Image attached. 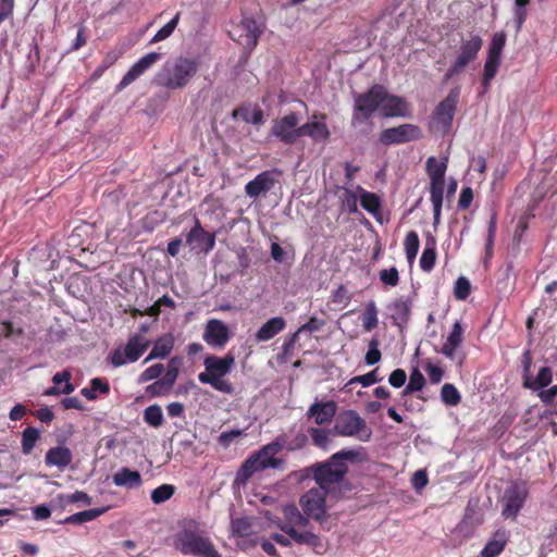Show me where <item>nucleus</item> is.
Returning a JSON list of instances; mask_svg holds the SVG:
<instances>
[{"label": "nucleus", "mask_w": 557, "mask_h": 557, "mask_svg": "<svg viewBox=\"0 0 557 557\" xmlns=\"http://www.w3.org/2000/svg\"><path fill=\"white\" fill-rule=\"evenodd\" d=\"M283 518H276L272 522L284 533H273L270 539L282 546H290L292 542L298 545L317 547L320 537L308 530L309 521L300 512L296 505L289 504L282 509Z\"/></svg>", "instance_id": "obj_1"}, {"label": "nucleus", "mask_w": 557, "mask_h": 557, "mask_svg": "<svg viewBox=\"0 0 557 557\" xmlns=\"http://www.w3.org/2000/svg\"><path fill=\"white\" fill-rule=\"evenodd\" d=\"M359 453L355 449H343L333 454L327 460L311 467V474L318 487L330 492L338 486L348 473L346 461H356Z\"/></svg>", "instance_id": "obj_2"}, {"label": "nucleus", "mask_w": 557, "mask_h": 557, "mask_svg": "<svg viewBox=\"0 0 557 557\" xmlns=\"http://www.w3.org/2000/svg\"><path fill=\"white\" fill-rule=\"evenodd\" d=\"M199 71V61L196 58L177 57L163 64L157 73V85L176 90L185 88Z\"/></svg>", "instance_id": "obj_3"}, {"label": "nucleus", "mask_w": 557, "mask_h": 557, "mask_svg": "<svg viewBox=\"0 0 557 557\" xmlns=\"http://www.w3.org/2000/svg\"><path fill=\"white\" fill-rule=\"evenodd\" d=\"M205 371L198 374L202 384H209L215 391L224 394H233L234 386L225 376L235 366V357L226 354L224 357L209 355L203 360Z\"/></svg>", "instance_id": "obj_4"}, {"label": "nucleus", "mask_w": 557, "mask_h": 557, "mask_svg": "<svg viewBox=\"0 0 557 557\" xmlns=\"http://www.w3.org/2000/svg\"><path fill=\"white\" fill-rule=\"evenodd\" d=\"M282 449V444L272 442L262 446L259 450L251 454L240 466L236 472L235 481L246 484L247 481L256 473L265 469H277L282 466L283 460L276 455Z\"/></svg>", "instance_id": "obj_5"}, {"label": "nucleus", "mask_w": 557, "mask_h": 557, "mask_svg": "<svg viewBox=\"0 0 557 557\" xmlns=\"http://www.w3.org/2000/svg\"><path fill=\"white\" fill-rule=\"evenodd\" d=\"M174 546L183 555L196 557H221L212 541L196 530L184 529L174 537Z\"/></svg>", "instance_id": "obj_6"}, {"label": "nucleus", "mask_w": 557, "mask_h": 557, "mask_svg": "<svg viewBox=\"0 0 557 557\" xmlns=\"http://www.w3.org/2000/svg\"><path fill=\"white\" fill-rule=\"evenodd\" d=\"M483 47V39L480 35L470 33L468 38H461L459 52L447 69L444 79L449 81L461 74L466 67L478 59Z\"/></svg>", "instance_id": "obj_7"}, {"label": "nucleus", "mask_w": 557, "mask_h": 557, "mask_svg": "<svg viewBox=\"0 0 557 557\" xmlns=\"http://www.w3.org/2000/svg\"><path fill=\"white\" fill-rule=\"evenodd\" d=\"M332 432L338 436L357 437L360 441H369L372 434L366 420L351 409L339 412Z\"/></svg>", "instance_id": "obj_8"}, {"label": "nucleus", "mask_w": 557, "mask_h": 557, "mask_svg": "<svg viewBox=\"0 0 557 557\" xmlns=\"http://www.w3.org/2000/svg\"><path fill=\"white\" fill-rule=\"evenodd\" d=\"M381 85L375 84L366 92L357 94L355 96L354 110L351 116V124L354 126L368 122L372 115L380 110Z\"/></svg>", "instance_id": "obj_9"}, {"label": "nucleus", "mask_w": 557, "mask_h": 557, "mask_svg": "<svg viewBox=\"0 0 557 557\" xmlns=\"http://www.w3.org/2000/svg\"><path fill=\"white\" fill-rule=\"evenodd\" d=\"M150 343L141 334L132 335L125 347H119L112 350L108 360L114 368L124 366L126 362L137 361L144 352L148 349Z\"/></svg>", "instance_id": "obj_10"}, {"label": "nucleus", "mask_w": 557, "mask_h": 557, "mask_svg": "<svg viewBox=\"0 0 557 557\" xmlns=\"http://www.w3.org/2000/svg\"><path fill=\"white\" fill-rule=\"evenodd\" d=\"M329 492L313 487L306 492L299 499V505L304 510V516L309 520L313 519L322 522L327 518L326 495Z\"/></svg>", "instance_id": "obj_11"}, {"label": "nucleus", "mask_w": 557, "mask_h": 557, "mask_svg": "<svg viewBox=\"0 0 557 557\" xmlns=\"http://www.w3.org/2000/svg\"><path fill=\"white\" fill-rule=\"evenodd\" d=\"M300 117L296 112H288L273 121L270 134L278 139L282 144L292 146L297 141V125Z\"/></svg>", "instance_id": "obj_12"}, {"label": "nucleus", "mask_w": 557, "mask_h": 557, "mask_svg": "<svg viewBox=\"0 0 557 557\" xmlns=\"http://www.w3.org/2000/svg\"><path fill=\"white\" fill-rule=\"evenodd\" d=\"M529 495L528 487L524 483H513L505 490L503 496V510L502 515L506 519H516L520 510L522 509L527 497Z\"/></svg>", "instance_id": "obj_13"}, {"label": "nucleus", "mask_w": 557, "mask_h": 557, "mask_svg": "<svg viewBox=\"0 0 557 557\" xmlns=\"http://www.w3.org/2000/svg\"><path fill=\"white\" fill-rule=\"evenodd\" d=\"M422 137L421 129L413 124H400L385 128L380 134V143L384 146L400 145L418 140Z\"/></svg>", "instance_id": "obj_14"}, {"label": "nucleus", "mask_w": 557, "mask_h": 557, "mask_svg": "<svg viewBox=\"0 0 557 557\" xmlns=\"http://www.w3.org/2000/svg\"><path fill=\"white\" fill-rule=\"evenodd\" d=\"M459 96L460 91L458 88L451 89L446 98L443 99L434 109L433 117L444 129L451 127Z\"/></svg>", "instance_id": "obj_15"}, {"label": "nucleus", "mask_w": 557, "mask_h": 557, "mask_svg": "<svg viewBox=\"0 0 557 557\" xmlns=\"http://www.w3.org/2000/svg\"><path fill=\"white\" fill-rule=\"evenodd\" d=\"M186 244L200 252L208 253L215 246V234L203 230L198 218H195V224L186 235Z\"/></svg>", "instance_id": "obj_16"}, {"label": "nucleus", "mask_w": 557, "mask_h": 557, "mask_svg": "<svg viewBox=\"0 0 557 557\" xmlns=\"http://www.w3.org/2000/svg\"><path fill=\"white\" fill-rule=\"evenodd\" d=\"M280 174L281 171L278 170H267L259 173L253 180L246 184V195L253 199L259 198L261 195H265L274 187L277 181L276 176Z\"/></svg>", "instance_id": "obj_17"}, {"label": "nucleus", "mask_w": 557, "mask_h": 557, "mask_svg": "<svg viewBox=\"0 0 557 557\" xmlns=\"http://www.w3.org/2000/svg\"><path fill=\"white\" fill-rule=\"evenodd\" d=\"M203 341L211 347H224L230 341V331L227 325L218 319L208 320L205 332Z\"/></svg>", "instance_id": "obj_18"}, {"label": "nucleus", "mask_w": 557, "mask_h": 557, "mask_svg": "<svg viewBox=\"0 0 557 557\" xmlns=\"http://www.w3.org/2000/svg\"><path fill=\"white\" fill-rule=\"evenodd\" d=\"M426 174L430 178V193H444L447 158L438 161L435 157H429L425 163Z\"/></svg>", "instance_id": "obj_19"}, {"label": "nucleus", "mask_w": 557, "mask_h": 557, "mask_svg": "<svg viewBox=\"0 0 557 557\" xmlns=\"http://www.w3.org/2000/svg\"><path fill=\"white\" fill-rule=\"evenodd\" d=\"M381 104L380 112L384 117L405 116L407 112V102L404 98L387 92L381 85Z\"/></svg>", "instance_id": "obj_20"}, {"label": "nucleus", "mask_w": 557, "mask_h": 557, "mask_svg": "<svg viewBox=\"0 0 557 557\" xmlns=\"http://www.w3.org/2000/svg\"><path fill=\"white\" fill-rule=\"evenodd\" d=\"M337 405L333 400L315 401L308 411V418H313L314 422L319 425L330 423L336 414Z\"/></svg>", "instance_id": "obj_21"}, {"label": "nucleus", "mask_w": 557, "mask_h": 557, "mask_svg": "<svg viewBox=\"0 0 557 557\" xmlns=\"http://www.w3.org/2000/svg\"><path fill=\"white\" fill-rule=\"evenodd\" d=\"M73 460L71 449L64 445H58L47 450L45 455V463L47 467H57L60 471H64Z\"/></svg>", "instance_id": "obj_22"}, {"label": "nucleus", "mask_w": 557, "mask_h": 557, "mask_svg": "<svg viewBox=\"0 0 557 557\" xmlns=\"http://www.w3.org/2000/svg\"><path fill=\"white\" fill-rule=\"evenodd\" d=\"M357 191L359 194V199H360V205L361 207L368 211L370 214L373 215V218L382 223V219H381V215H382V212H381V208H382V201H381V198L372 193V191H368L366 190L364 188H362L361 186H357Z\"/></svg>", "instance_id": "obj_23"}, {"label": "nucleus", "mask_w": 557, "mask_h": 557, "mask_svg": "<svg viewBox=\"0 0 557 557\" xmlns=\"http://www.w3.org/2000/svg\"><path fill=\"white\" fill-rule=\"evenodd\" d=\"M286 321L282 317H274L268 320L256 333L257 342H268L284 331Z\"/></svg>", "instance_id": "obj_24"}, {"label": "nucleus", "mask_w": 557, "mask_h": 557, "mask_svg": "<svg viewBox=\"0 0 557 557\" xmlns=\"http://www.w3.org/2000/svg\"><path fill=\"white\" fill-rule=\"evenodd\" d=\"M508 542V533L504 529L497 530L492 539L485 544L481 550V557H497L503 553Z\"/></svg>", "instance_id": "obj_25"}, {"label": "nucleus", "mask_w": 557, "mask_h": 557, "mask_svg": "<svg viewBox=\"0 0 557 557\" xmlns=\"http://www.w3.org/2000/svg\"><path fill=\"white\" fill-rule=\"evenodd\" d=\"M463 341V329L460 321H456L453 324V329L446 338V342L441 348V352L447 357L453 358L456 349L461 345Z\"/></svg>", "instance_id": "obj_26"}, {"label": "nucleus", "mask_w": 557, "mask_h": 557, "mask_svg": "<svg viewBox=\"0 0 557 557\" xmlns=\"http://www.w3.org/2000/svg\"><path fill=\"white\" fill-rule=\"evenodd\" d=\"M174 336L171 333L163 334L156 342L154 345L145 359V362H148L156 358H165L169 356L174 347Z\"/></svg>", "instance_id": "obj_27"}, {"label": "nucleus", "mask_w": 557, "mask_h": 557, "mask_svg": "<svg viewBox=\"0 0 557 557\" xmlns=\"http://www.w3.org/2000/svg\"><path fill=\"white\" fill-rule=\"evenodd\" d=\"M500 62L502 58L487 54L486 60L484 62L481 81V85L483 88L482 92H486L490 89L491 83L495 78L497 71L500 66Z\"/></svg>", "instance_id": "obj_28"}, {"label": "nucleus", "mask_w": 557, "mask_h": 557, "mask_svg": "<svg viewBox=\"0 0 557 557\" xmlns=\"http://www.w3.org/2000/svg\"><path fill=\"white\" fill-rule=\"evenodd\" d=\"M113 483L116 486L135 487V486H140L143 483V480H141V475L138 471L131 470L128 468H122L120 471L114 473Z\"/></svg>", "instance_id": "obj_29"}, {"label": "nucleus", "mask_w": 557, "mask_h": 557, "mask_svg": "<svg viewBox=\"0 0 557 557\" xmlns=\"http://www.w3.org/2000/svg\"><path fill=\"white\" fill-rule=\"evenodd\" d=\"M98 393L101 395H108L110 393V384L101 377L91 379L89 386L81 389V394L88 400H96Z\"/></svg>", "instance_id": "obj_30"}, {"label": "nucleus", "mask_w": 557, "mask_h": 557, "mask_svg": "<svg viewBox=\"0 0 557 557\" xmlns=\"http://www.w3.org/2000/svg\"><path fill=\"white\" fill-rule=\"evenodd\" d=\"M436 261V240L433 236H428L425 239V247L420 258V267L423 271L430 272Z\"/></svg>", "instance_id": "obj_31"}, {"label": "nucleus", "mask_w": 557, "mask_h": 557, "mask_svg": "<svg viewBox=\"0 0 557 557\" xmlns=\"http://www.w3.org/2000/svg\"><path fill=\"white\" fill-rule=\"evenodd\" d=\"M389 310L392 311V318L396 322L406 323L409 320L411 302L408 298L400 297L393 301Z\"/></svg>", "instance_id": "obj_32"}, {"label": "nucleus", "mask_w": 557, "mask_h": 557, "mask_svg": "<svg viewBox=\"0 0 557 557\" xmlns=\"http://www.w3.org/2000/svg\"><path fill=\"white\" fill-rule=\"evenodd\" d=\"M240 26L246 33V47L253 49L257 46L258 39L261 35V29L258 23L252 17H246L242 21Z\"/></svg>", "instance_id": "obj_33"}, {"label": "nucleus", "mask_w": 557, "mask_h": 557, "mask_svg": "<svg viewBox=\"0 0 557 557\" xmlns=\"http://www.w3.org/2000/svg\"><path fill=\"white\" fill-rule=\"evenodd\" d=\"M553 381V371L549 367H543L540 369L536 377L532 381L527 377L523 382L525 388L536 391L548 386Z\"/></svg>", "instance_id": "obj_34"}, {"label": "nucleus", "mask_w": 557, "mask_h": 557, "mask_svg": "<svg viewBox=\"0 0 557 557\" xmlns=\"http://www.w3.org/2000/svg\"><path fill=\"white\" fill-rule=\"evenodd\" d=\"M108 510V507L94 508L84 511H79L66 517L62 522L67 524H81L84 522L92 521L103 515Z\"/></svg>", "instance_id": "obj_35"}, {"label": "nucleus", "mask_w": 557, "mask_h": 557, "mask_svg": "<svg viewBox=\"0 0 557 557\" xmlns=\"http://www.w3.org/2000/svg\"><path fill=\"white\" fill-rule=\"evenodd\" d=\"M143 419L148 425L152 428H160L164 422L161 407L157 404L148 406L144 410Z\"/></svg>", "instance_id": "obj_36"}, {"label": "nucleus", "mask_w": 557, "mask_h": 557, "mask_svg": "<svg viewBox=\"0 0 557 557\" xmlns=\"http://www.w3.org/2000/svg\"><path fill=\"white\" fill-rule=\"evenodd\" d=\"M358 191H354L349 188H343L339 196L341 208L343 211L348 213L358 212Z\"/></svg>", "instance_id": "obj_37"}, {"label": "nucleus", "mask_w": 557, "mask_h": 557, "mask_svg": "<svg viewBox=\"0 0 557 557\" xmlns=\"http://www.w3.org/2000/svg\"><path fill=\"white\" fill-rule=\"evenodd\" d=\"M40 433L33 426L26 428L22 433V451L28 455L33 451L36 442L39 440Z\"/></svg>", "instance_id": "obj_38"}, {"label": "nucleus", "mask_w": 557, "mask_h": 557, "mask_svg": "<svg viewBox=\"0 0 557 557\" xmlns=\"http://www.w3.org/2000/svg\"><path fill=\"white\" fill-rule=\"evenodd\" d=\"M326 115L321 114V121L312 120V131L310 138L314 141H325L330 138L331 132L325 123Z\"/></svg>", "instance_id": "obj_39"}, {"label": "nucleus", "mask_w": 557, "mask_h": 557, "mask_svg": "<svg viewBox=\"0 0 557 557\" xmlns=\"http://www.w3.org/2000/svg\"><path fill=\"white\" fill-rule=\"evenodd\" d=\"M377 309L373 301L366 306L362 314V327L364 331L370 332L377 326Z\"/></svg>", "instance_id": "obj_40"}, {"label": "nucleus", "mask_w": 557, "mask_h": 557, "mask_svg": "<svg viewBox=\"0 0 557 557\" xmlns=\"http://www.w3.org/2000/svg\"><path fill=\"white\" fill-rule=\"evenodd\" d=\"M404 246H405V252H406V257H407L408 261L413 262V260L416 259V257L418 255L419 247H420L419 236H418L417 232L410 231L406 235Z\"/></svg>", "instance_id": "obj_41"}, {"label": "nucleus", "mask_w": 557, "mask_h": 557, "mask_svg": "<svg viewBox=\"0 0 557 557\" xmlns=\"http://www.w3.org/2000/svg\"><path fill=\"white\" fill-rule=\"evenodd\" d=\"M180 18H181V12H177L175 14V16L169 23H166L163 27H161L154 34V36L152 37L150 42L156 44V42H160V41H163L166 38H169L173 34L174 29L177 27Z\"/></svg>", "instance_id": "obj_42"}, {"label": "nucleus", "mask_w": 557, "mask_h": 557, "mask_svg": "<svg viewBox=\"0 0 557 557\" xmlns=\"http://www.w3.org/2000/svg\"><path fill=\"white\" fill-rule=\"evenodd\" d=\"M424 385H425V379H424L423 374L418 369H414L411 372L409 383L404 388L401 395L406 396L413 392H419L424 387Z\"/></svg>", "instance_id": "obj_43"}, {"label": "nucleus", "mask_w": 557, "mask_h": 557, "mask_svg": "<svg viewBox=\"0 0 557 557\" xmlns=\"http://www.w3.org/2000/svg\"><path fill=\"white\" fill-rule=\"evenodd\" d=\"M505 32H497L493 35L488 45L487 54L502 58L504 47L506 45Z\"/></svg>", "instance_id": "obj_44"}, {"label": "nucleus", "mask_w": 557, "mask_h": 557, "mask_svg": "<svg viewBox=\"0 0 557 557\" xmlns=\"http://www.w3.org/2000/svg\"><path fill=\"white\" fill-rule=\"evenodd\" d=\"M441 397L443 403L448 406H456L460 403V394L458 389L450 383H445L441 389Z\"/></svg>", "instance_id": "obj_45"}, {"label": "nucleus", "mask_w": 557, "mask_h": 557, "mask_svg": "<svg viewBox=\"0 0 557 557\" xmlns=\"http://www.w3.org/2000/svg\"><path fill=\"white\" fill-rule=\"evenodd\" d=\"M330 433L331 431L320 428H311L309 430L313 445L322 449H326L330 444Z\"/></svg>", "instance_id": "obj_46"}, {"label": "nucleus", "mask_w": 557, "mask_h": 557, "mask_svg": "<svg viewBox=\"0 0 557 557\" xmlns=\"http://www.w3.org/2000/svg\"><path fill=\"white\" fill-rule=\"evenodd\" d=\"M175 492V487L171 484H162L151 492V500L154 504H161L169 500Z\"/></svg>", "instance_id": "obj_47"}, {"label": "nucleus", "mask_w": 557, "mask_h": 557, "mask_svg": "<svg viewBox=\"0 0 557 557\" xmlns=\"http://www.w3.org/2000/svg\"><path fill=\"white\" fill-rule=\"evenodd\" d=\"M471 292V284L465 276H460L455 282L454 296L458 300H465L469 297Z\"/></svg>", "instance_id": "obj_48"}, {"label": "nucleus", "mask_w": 557, "mask_h": 557, "mask_svg": "<svg viewBox=\"0 0 557 557\" xmlns=\"http://www.w3.org/2000/svg\"><path fill=\"white\" fill-rule=\"evenodd\" d=\"M145 71L138 65L136 62L133 66L125 73L122 77L121 82L117 85V89L122 90L133 82H135L139 76H141Z\"/></svg>", "instance_id": "obj_49"}, {"label": "nucleus", "mask_w": 557, "mask_h": 557, "mask_svg": "<svg viewBox=\"0 0 557 557\" xmlns=\"http://www.w3.org/2000/svg\"><path fill=\"white\" fill-rule=\"evenodd\" d=\"M175 358L171 359L168 364V370L162 379H160L165 385V389H172L174 383L178 376V367L175 363Z\"/></svg>", "instance_id": "obj_50"}, {"label": "nucleus", "mask_w": 557, "mask_h": 557, "mask_svg": "<svg viewBox=\"0 0 557 557\" xmlns=\"http://www.w3.org/2000/svg\"><path fill=\"white\" fill-rule=\"evenodd\" d=\"M379 277L383 284L392 287L397 286L399 283V273L395 267L382 269L379 272Z\"/></svg>", "instance_id": "obj_51"}, {"label": "nucleus", "mask_w": 557, "mask_h": 557, "mask_svg": "<svg viewBox=\"0 0 557 557\" xmlns=\"http://www.w3.org/2000/svg\"><path fill=\"white\" fill-rule=\"evenodd\" d=\"M379 345H380V343H379L377 338H372L369 342V349L364 357V361L367 364L373 366L381 360L382 354L379 349Z\"/></svg>", "instance_id": "obj_52"}, {"label": "nucleus", "mask_w": 557, "mask_h": 557, "mask_svg": "<svg viewBox=\"0 0 557 557\" xmlns=\"http://www.w3.org/2000/svg\"><path fill=\"white\" fill-rule=\"evenodd\" d=\"M496 234V216L493 215L488 222L487 226V238L485 244V259L492 258L493 255V246Z\"/></svg>", "instance_id": "obj_53"}, {"label": "nucleus", "mask_w": 557, "mask_h": 557, "mask_svg": "<svg viewBox=\"0 0 557 557\" xmlns=\"http://www.w3.org/2000/svg\"><path fill=\"white\" fill-rule=\"evenodd\" d=\"M59 499L61 502H64V503H69V504H74V503H83L85 504L86 506H89L91 505V497L83 492V491H76L75 493L73 494H69V495H59Z\"/></svg>", "instance_id": "obj_54"}, {"label": "nucleus", "mask_w": 557, "mask_h": 557, "mask_svg": "<svg viewBox=\"0 0 557 557\" xmlns=\"http://www.w3.org/2000/svg\"><path fill=\"white\" fill-rule=\"evenodd\" d=\"M233 533L237 536H248L251 532V522L248 518H238L232 522Z\"/></svg>", "instance_id": "obj_55"}, {"label": "nucleus", "mask_w": 557, "mask_h": 557, "mask_svg": "<svg viewBox=\"0 0 557 557\" xmlns=\"http://www.w3.org/2000/svg\"><path fill=\"white\" fill-rule=\"evenodd\" d=\"M382 379L379 377L377 375V369H374L363 375H357V376H354L350 381H349V384H354V383H360L362 386L367 387V386H370L374 383H377L380 382Z\"/></svg>", "instance_id": "obj_56"}, {"label": "nucleus", "mask_w": 557, "mask_h": 557, "mask_svg": "<svg viewBox=\"0 0 557 557\" xmlns=\"http://www.w3.org/2000/svg\"><path fill=\"white\" fill-rule=\"evenodd\" d=\"M125 50L123 47H115L108 51L102 60V70L109 69L112 66L122 55L124 54Z\"/></svg>", "instance_id": "obj_57"}, {"label": "nucleus", "mask_w": 557, "mask_h": 557, "mask_svg": "<svg viewBox=\"0 0 557 557\" xmlns=\"http://www.w3.org/2000/svg\"><path fill=\"white\" fill-rule=\"evenodd\" d=\"M163 371L164 367L162 363L153 364L141 372L139 381L149 382L156 380L163 373Z\"/></svg>", "instance_id": "obj_58"}, {"label": "nucleus", "mask_w": 557, "mask_h": 557, "mask_svg": "<svg viewBox=\"0 0 557 557\" xmlns=\"http://www.w3.org/2000/svg\"><path fill=\"white\" fill-rule=\"evenodd\" d=\"M444 193H430V200L433 206L434 225L440 222Z\"/></svg>", "instance_id": "obj_59"}, {"label": "nucleus", "mask_w": 557, "mask_h": 557, "mask_svg": "<svg viewBox=\"0 0 557 557\" xmlns=\"http://www.w3.org/2000/svg\"><path fill=\"white\" fill-rule=\"evenodd\" d=\"M424 370L426 371L430 382L432 384H438L442 381L443 375H444V370L440 366L434 364L432 362H428L425 364Z\"/></svg>", "instance_id": "obj_60"}, {"label": "nucleus", "mask_w": 557, "mask_h": 557, "mask_svg": "<svg viewBox=\"0 0 557 557\" xmlns=\"http://www.w3.org/2000/svg\"><path fill=\"white\" fill-rule=\"evenodd\" d=\"M162 54L158 52H149L146 55L141 57L137 63L138 65L146 72L152 65H154L158 61L161 60Z\"/></svg>", "instance_id": "obj_61"}, {"label": "nucleus", "mask_w": 557, "mask_h": 557, "mask_svg": "<svg viewBox=\"0 0 557 557\" xmlns=\"http://www.w3.org/2000/svg\"><path fill=\"white\" fill-rule=\"evenodd\" d=\"M162 54L158 52H149L146 55L141 57L137 63L138 65L146 72L152 65H154L158 61L161 60Z\"/></svg>", "instance_id": "obj_62"}, {"label": "nucleus", "mask_w": 557, "mask_h": 557, "mask_svg": "<svg viewBox=\"0 0 557 557\" xmlns=\"http://www.w3.org/2000/svg\"><path fill=\"white\" fill-rule=\"evenodd\" d=\"M473 200V190L471 187H463L460 191L459 199H458V208L460 210L468 209Z\"/></svg>", "instance_id": "obj_63"}, {"label": "nucleus", "mask_w": 557, "mask_h": 557, "mask_svg": "<svg viewBox=\"0 0 557 557\" xmlns=\"http://www.w3.org/2000/svg\"><path fill=\"white\" fill-rule=\"evenodd\" d=\"M406 380H407V374H406L405 370H403V369L394 370L389 374V377H388L389 384L395 388L401 387L406 383Z\"/></svg>", "instance_id": "obj_64"}]
</instances>
